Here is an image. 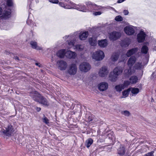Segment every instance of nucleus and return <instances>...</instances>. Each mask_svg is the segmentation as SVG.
Listing matches in <instances>:
<instances>
[{
  "label": "nucleus",
  "mask_w": 156,
  "mask_h": 156,
  "mask_svg": "<svg viewBox=\"0 0 156 156\" xmlns=\"http://www.w3.org/2000/svg\"><path fill=\"white\" fill-rule=\"evenodd\" d=\"M14 130L11 124L5 125L0 129V135L5 136H10L12 135Z\"/></svg>",
  "instance_id": "obj_1"
},
{
  "label": "nucleus",
  "mask_w": 156,
  "mask_h": 156,
  "mask_svg": "<svg viewBox=\"0 0 156 156\" xmlns=\"http://www.w3.org/2000/svg\"><path fill=\"white\" fill-rule=\"evenodd\" d=\"M136 60V58L133 56L130 57L128 59L127 64L129 67V69L125 70L124 72V73L126 75L129 76L134 72V70L132 69V66L135 63Z\"/></svg>",
  "instance_id": "obj_2"
},
{
  "label": "nucleus",
  "mask_w": 156,
  "mask_h": 156,
  "mask_svg": "<svg viewBox=\"0 0 156 156\" xmlns=\"http://www.w3.org/2000/svg\"><path fill=\"white\" fill-rule=\"evenodd\" d=\"M31 96L34 100L39 102L44 106H47L49 105V103L48 100L36 92L34 93V95Z\"/></svg>",
  "instance_id": "obj_3"
},
{
  "label": "nucleus",
  "mask_w": 156,
  "mask_h": 156,
  "mask_svg": "<svg viewBox=\"0 0 156 156\" xmlns=\"http://www.w3.org/2000/svg\"><path fill=\"white\" fill-rule=\"evenodd\" d=\"M59 5L61 7H64L66 9H75L78 10L83 12H86L87 10L85 8L84 6L81 5H76L74 3H71L70 5H65L62 2H60L59 3Z\"/></svg>",
  "instance_id": "obj_4"
},
{
  "label": "nucleus",
  "mask_w": 156,
  "mask_h": 156,
  "mask_svg": "<svg viewBox=\"0 0 156 156\" xmlns=\"http://www.w3.org/2000/svg\"><path fill=\"white\" fill-rule=\"evenodd\" d=\"M91 57L93 59L96 61H100L104 58L105 55L103 51L98 50L93 52Z\"/></svg>",
  "instance_id": "obj_5"
},
{
  "label": "nucleus",
  "mask_w": 156,
  "mask_h": 156,
  "mask_svg": "<svg viewBox=\"0 0 156 156\" xmlns=\"http://www.w3.org/2000/svg\"><path fill=\"white\" fill-rule=\"evenodd\" d=\"M11 10L6 6L3 13L2 9L0 7V15L2 19L6 20L10 18L11 16Z\"/></svg>",
  "instance_id": "obj_6"
},
{
  "label": "nucleus",
  "mask_w": 156,
  "mask_h": 156,
  "mask_svg": "<svg viewBox=\"0 0 156 156\" xmlns=\"http://www.w3.org/2000/svg\"><path fill=\"white\" fill-rule=\"evenodd\" d=\"M79 69L80 70L84 73L88 72L91 69L90 64L87 62H83L80 63Z\"/></svg>",
  "instance_id": "obj_7"
},
{
  "label": "nucleus",
  "mask_w": 156,
  "mask_h": 156,
  "mask_svg": "<svg viewBox=\"0 0 156 156\" xmlns=\"http://www.w3.org/2000/svg\"><path fill=\"white\" fill-rule=\"evenodd\" d=\"M77 70V68L76 64H72L69 66L67 73L70 75L73 76L76 73Z\"/></svg>",
  "instance_id": "obj_8"
},
{
  "label": "nucleus",
  "mask_w": 156,
  "mask_h": 156,
  "mask_svg": "<svg viewBox=\"0 0 156 156\" xmlns=\"http://www.w3.org/2000/svg\"><path fill=\"white\" fill-rule=\"evenodd\" d=\"M108 73V68L105 66H103L99 69L98 74L101 77H105L107 76Z\"/></svg>",
  "instance_id": "obj_9"
},
{
  "label": "nucleus",
  "mask_w": 156,
  "mask_h": 156,
  "mask_svg": "<svg viewBox=\"0 0 156 156\" xmlns=\"http://www.w3.org/2000/svg\"><path fill=\"white\" fill-rule=\"evenodd\" d=\"M135 28L132 26H127L124 28V31L127 35H132L135 33Z\"/></svg>",
  "instance_id": "obj_10"
},
{
  "label": "nucleus",
  "mask_w": 156,
  "mask_h": 156,
  "mask_svg": "<svg viewBox=\"0 0 156 156\" xmlns=\"http://www.w3.org/2000/svg\"><path fill=\"white\" fill-rule=\"evenodd\" d=\"M57 66L60 70H65L67 66L66 62L63 60L58 61L57 62Z\"/></svg>",
  "instance_id": "obj_11"
},
{
  "label": "nucleus",
  "mask_w": 156,
  "mask_h": 156,
  "mask_svg": "<svg viewBox=\"0 0 156 156\" xmlns=\"http://www.w3.org/2000/svg\"><path fill=\"white\" fill-rule=\"evenodd\" d=\"M120 34L115 31L111 32L109 33V38L111 40L115 41L120 37Z\"/></svg>",
  "instance_id": "obj_12"
},
{
  "label": "nucleus",
  "mask_w": 156,
  "mask_h": 156,
  "mask_svg": "<svg viewBox=\"0 0 156 156\" xmlns=\"http://www.w3.org/2000/svg\"><path fill=\"white\" fill-rule=\"evenodd\" d=\"M108 85L106 82H101L98 85V87L100 91H104L106 90L108 88Z\"/></svg>",
  "instance_id": "obj_13"
},
{
  "label": "nucleus",
  "mask_w": 156,
  "mask_h": 156,
  "mask_svg": "<svg viewBox=\"0 0 156 156\" xmlns=\"http://www.w3.org/2000/svg\"><path fill=\"white\" fill-rule=\"evenodd\" d=\"M98 44L101 48H105L108 44V41L106 39L101 40L98 41Z\"/></svg>",
  "instance_id": "obj_14"
},
{
  "label": "nucleus",
  "mask_w": 156,
  "mask_h": 156,
  "mask_svg": "<svg viewBox=\"0 0 156 156\" xmlns=\"http://www.w3.org/2000/svg\"><path fill=\"white\" fill-rule=\"evenodd\" d=\"M146 34L144 32L141 31L137 35V40L139 42H142L144 41Z\"/></svg>",
  "instance_id": "obj_15"
},
{
  "label": "nucleus",
  "mask_w": 156,
  "mask_h": 156,
  "mask_svg": "<svg viewBox=\"0 0 156 156\" xmlns=\"http://www.w3.org/2000/svg\"><path fill=\"white\" fill-rule=\"evenodd\" d=\"M65 55L68 58H75L76 56V54L75 52L69 50L65 52Z\"/></svg>",
  "instance_id": "obj_16"
},
{
  "label": "nucleus",
  "mask_w": 156,
  "mask_h": 156,
  "mask_svg": "<svg viewBox=\"0 0 156 156\" xmlns=\"http://www.w3.org/2000/svg\"><path fill=\"white\" fill-rule=\"evenodd\" d=\"M118 79V76L115 75H114V73L112 72L110 73L108 76L109 80L112 82H115L117 81Z\"/></svg>",
  "instance_id": "obj_17"
},
{
  "label": "nucleus",
  "mask_w": 156,
  "mask_h": 156,
  "mask_svg": "<svg viewBox=\"0 0 156 156\" xmlns=\"http://www.w3.org/2000/svg\"><path fill=\"white\" fill-rule=\"evenodd\" d=\"M88 35V31L81 32L79 36L80 39L81 40H85L87 37Z\"/></svg>",
  "instance_id": "obj_18"
},
{
  "label": "nucleus",
  "mask_w": 156,
  "mask_h": 156,
  "mask_svg": "<svg viewBox=\"0 0 156 156\" xmlns=\"http://www.w3.org/2000/svg\"><path fill=\"white\" fill-rule=\"evenodd\" d=\"M111 72L114 73V75H115L118 76L122 73V70L121 68L117 67L114 69L113 71Z\"/></svg>",
  "instance_id": "obj_19"
},
{
  "label": "nucleus",
  "mask_w": 156,
  "mask_h": 156,
  "mask_svg": "<svg viewBox=\"0 0 156 156\" xmlns=\"http://www.w3.org/2000/svg\"><path fill=\"white\" fill-rule=\"evenodd\" d=\"M86 5L88 8L92 9L95 10H98V6L95 4L93 3L90 2L88 1L86 2Z\"/></svg>",
  "instance_id": "obj_20"
},
{
  "label": "nucleus",
  "mask_w": 156,
  "mask_h": 156,
  "mask_svg": "<svg viewBox=\"0 0 156 156\" xmlns=\"http://www.w3.org/2000/svg\"><path fill=\"white\" fill-rule=\"evenodd\" d=\"M145 65V64L144 62H137L135 63L134 67L136 69H141L143 68Z\"/></svg>",
  "instance_id": "obj_21"
},
{
  "label": "nucleus",
  "mask_w": 156,
  "mask_h": 156,
  "mask_svg": "<svg viewBox=\"0 0 156 156\" xmlns=\"http://www.w3.org/2000/svg\"><path fill=\"white\" fill-rule=\"evenodd\" d=\"M30 44L31 47L34 49L37 50H41L42 49V48L39 46H37V43L36 42L34 41H31L30 42Z\"/></svg>",
  "instance_id": "obj_22"
},
{
  "label": "nucleus",
  "mask_w": 156,
  "mask_h": 156,
  "mask_svg": "<svg viewBox=\"0 0 156 156\" xmlns=\"http://www.w3.org/2000/svg\"><path fill=\"white\" fill-rule=\"evenodd\" d=\"M137 51L136 48H133L129 50L126 53V55L127 57H130L132 55L134 54Z\"/></svg>",
  "instance_id": "obj_23"
},
{
  "label": "nucleus",
  "mask_w": 156,
  "mask_h": 156,
  "mask_svg": "<svg viewBox=\"0 0 156 156\" xmlns=\"http://www.w3.org/2000/svg\"><path fill=\"white\" fill-rule=\"evenodd\" d=\"M129 91H131L132 95H135L139 92V89L138 88L131 87L129 88Z\"/></svg>",
  "instance_id": "obj_24"
},
{
  "label": "nucleus",
  "mask_w": 156,
  "mask_h": 156,
  "mask_svg": "<svg viewBox=\"0 0 156 156\" xmlns=\"http://www.w3.org/2000/svg\"><path fill=\"white\" fill-rule=\"evenodd\" d=\"M89 42L91 46H95L97 44L96 38L94 37L90 38L89 39Z\"/></svg>",
  "instance_id": "obj_25"
},
{
  "label": "nucleus",
  "mask_w": 156,
  "mask_h": 156,
  "mask_svg": "<svg viewBox=\"0 0 156 156\" xmlns=\"http://www.w3.org/2000/svg\"><path fill=\"white\" fill-rule=\"evenodd\" d=\"M65 50L61 49L59 50L57 53V55L61 58H63L65 55Z\"/></svg>",
  "instance_id": "obj_26"
},
{
  "label": "nucleus",
  "mask_w": 156,
  "mask_h": 156,
  "mask_svg": "<svg viewBox=\"0 0 156 156\" xmlns=\"http://www.w3.org/2000/svg\"><path fill=\"white\" fill-rule=\"evenodd\" d=\"M119 54L118 52H115L113 54L112 57L111 59L113 61H117L119 57Z\"/></svg>",
  "instance_id": "obj_27"
},
{
  "label": "nucleus",
  "mask_w": 156,
  "mask_h": 156,
  "mask_svg": "<svg viewBox=\"0 0 156 156\" xmlns=\"http://www.w3.org/2000/svg\"><path fill=\"white\" fill-rule=\"evenodd\" d=\"M130 83L132 84L136 83L138 80L137 77L136 76H132L129 79Z\"/></svg>",
  "instance_id": "obj_28"
},
{
  "label": "nucleus",
  "mask_w": 156,
  "mask_h": 156,
  "mask_svg": "<svg viewBox=\"0 0 156 156\" xmlns=\"http://www.w3.org/2000/svg\"><path fill=\"white\" fill-rule=\"evenodd\" d=\"M93 143V140L91 138L87 140L85 143V145L88 148Z\"/></svg>",
  "instance_id": "obj_29"
},
{
  "label": "nucleus",
  "mask_w": 156,
  "mask_h": 156,
  "mask_svg": "<svg viewBox=\"0 0 156 156\" xmlns=\"http://www.w3.org/2000/svg\"><path fill=\"white\" fill-rule=\"evenodd\" d=\"M130 40L129 39H126L122 41V45L125 47H127L130 44Z\"/></svg>",
  "instance_id": "obj_30"
},
{
  "label": "nucleus",
  "mask_w": 156,
  "mask_h": 156,
  "mask_svg": "<svg viewBox=\"0 0 156 156\" xmlns=\"http://www.w3.org/2000/svg\"><path fill=\"white\" fill-rule=\"evenodd\" d=\"M73 48L78 51H82L84 48V46L82 45L78 44L74 46Z\"/></svg>",
  "instance_id": "obj_31"
},
{
  "label": "nucleus",
  "mask_w": 156,
  "mask_h": 156,
  "mask_svg": "<svg viewBox=\"0 0 156 156\" xmlns=\"http://www.w3.org/2000/svg\"><path fill=\"white\" fill-rule=\"evenodd\" d=\"M115 89L117 91L119 92L121 91L122 89H124L122 86V84H120L116 86Z\"/></svg>",
  "instance_id": "obj_32"
},
{
  "label": "nucleus",
  "mask_w": 156,
  "mask_h": 156,
  "mask_svg": "<svg viewBox=\"0 0 156 156\" xmlns=\"http://www.w3.org/2000/svg\"><path fill=\"white\" fill-rule=\"evenodd\" d=\"M129 88L127 90H125L122 92V95L123 97L121 98H125L127 97L129 94Z\"/></svg>",
  "instance_id": "obj_33"
},
{
  "label": "nucleus",
  "mask_w": 156,
  "mask_h": 156,
  "mask_svg": "<svg viewBox=\"0 0 156 156\" xmlns=\"http://www.w3.org/2000/svg\"><path fill=\"white\" fill-rule=\"evenodd\" d=\"M125 152V149L124 147H120L118 150V154H119L122 155L124 154Z\"/></svg>",
  "instance_id": "obj_34"
},
{
  "label": "nucleus",
  "mask_w": 156,
  "mask_h": 156,
  "mask_svg": "<svg viewBox=\"0 0 156 156\" xmlns=\"http://www.w3.org/2000/svg\"><path fill=\"white\" fill-rule=\"evenodd\" d=\"M141 51L142 53L146 54L148 51V49L146 46L144 45L142 48Z\"/></svg>",
  "instance_id": "obj_35"
},
{
  "label": "nucleus",
  "mask_w": 156,
  "mask_h": 156,
  "mask_svg": "<svg viewBox=\"0 0 156 156\" xmlns=\"http://www.w3.org/2000/svg\"><path fill=\"white\" fill-rule=\"evenodd\" d=\"M6 5L8 7H12L13 5V3L12 0H7Z\"/></svg>",
  "instance_id": "obj_36"
},
{
  "label": "nucleus",
  "mask_w": 156,
  "mask_h": 156,
  "mask_svg": "<svg viewBox=\"0 0 156 156\" xmlns=\"http://www.w3.org/2000/svg\"><path fill=\"white\" fill-rule=\"evenodd\" d=\"M115 20L116 21L120 22L122 20V18L120 15L117 16L115 17Z\"/></svg>",
  "instance_id": "obj_37"
},
{
  "label": "nucleus",
  "mask_w": 156,
  "mask_h": 156,
  "mask_svg": "<svg viewBox=\"0 0 156 156\" xmlns=\"http://www.w3.org/2000/svg\"><path fill=\"white\" fill-rule=\"evenodd\" d=\"M130 82L128 81H125L123 84H122V86L124 89L127 87L129 84Z\"/></svg>",
  "instance_id": "obj_38"
},
{
  "label": "nucleus",
  "mask_w": 156,
  "mask_h": 156,
  "mask_svg": "<svg viewBox=\"0 0 156 156\" xmlns=\"http://www.w3.org/2000/svg\"><path fill=\"white\" fill-rule=\"evenodd\" d=\"M42 120L45 123L47 124H48L49 123V120L47 117H45L44 116L42 119Z\"/></svg>",
  "instance_id": "obj_39"
},
{
  "label": "nucleus",
  "mask_w": 156,
  "mask_h": 156,
  "mask_svg": "<svg viewBox=\"0 0 156 156\" xmlns=\"http://www.w3.org/2000/svg\"><path fill=\"white\" fill-rule=\"evenodd\" d=\"M122 115L127 116H129L130 115V112L127 110H125L122 112Z\"/></svg>",
  "instance_id": "obj_40"
},
{
  "label": "nucleus",
  "mask_w": 156,
  "mask_h": 156,
  "mask_svg": "<svg viewBox=\"0 0 156 156\" xmlns=\"http://www.w3.org/2000/svg\"><path fill=\"white\" fill-rule=\"evenodd\" d=\"M68 45H69V48H72L73 46V47L74 46V41H71L70 42H69V41H68Z\"/></svg>",
  "instance_id": "obj_41"
},
{
  "label": "nucleus",
  "mask_w": 156,
  "mask_h": 156,
  "mask_svg": "<svg viewBox=\"0 0 156 156\" xmlns=\"http://www.w3.org/2000/svg\"><path fill=\"white\" fill-rule=\"evenodd\" d=\"M50 2L53 3H58V0H50Z\"/></svg>",
  "instance_id": "obj_42"
},
{
  "label": "nucleus",
  "mask_w": 156,
  "mask_h": 156,
  "mask_svg": "<svg viewBox=\"0 0 156 156\" xmlns=\"http://www.w3.org/2000/svg\"><path fill=\"white\" fill-rule=\"evenodd\" d=\"M101 12H97L93 13L94 15L97 16L101 15Z\"/></svg>",
  "instance_id": "obj_43"
},
{
  "label": "nucleus",
  "mask_w": 156,
  "mask_h": 156,
  "mask_svg": "<svg viewBox=\"0 0 156 156\" xmlns=\"http://www.w3.org/2000/svg\"><path fill=\"white\" fill-rule=\"evenodd\" d=\"M123 13L125 15H127L129 13L128 11L127 10H124L123 11Z\"/></svg>",
  "instance_id": "obj_44"
},
{
  "label": "nucleus",
  "mask_w": 156,
  "mask_h": 156,
  "mask_svg": "<svg viewBox=\"0 0 156 156\" xmlns=\"http://www.w3.org/2000/svg\"><path fill=\"white\" fill-rule=\"evenodd\" d=\"M93 119V117L92 115L89 116L88 118V120L89 122L91 121Z\"/></svg>",
  "instance_id": "obj_45"
},
{
  "label": "nucleus",
  "mask_w": 156,
  "mask_h": 156,
  "mask_svg": "<svg viewBox=\"0 0 156 156\" xmlns=\"http://www.w3.org/2000/svg\"><path fill=\"white\" fill-rule=\"evenodd\" d=\"M71 36H66L63 37L64 38L66 39L67 38H68L69 39H72Z\"/></svg>",
  "instance_id": "obj_46"
},
{
  "label": "nucleus",
  "mask_w": 156,
  "mask_h": 156,
  "mask_svg": "<svg viewBox=\"0 0 156 156\" xmlns=\"http://www.w3.org/2000/svg\"><path fill=\"white\" fill-rule=\"evenodd\" d=\"M36 110L38 112H39L41 110V108H40L37 107Z\"/></svg>",
  "instance_id": "obj_47"
},
{
  "label": "nucleus",
  "mask_w": 156,
  "mask_h": 156,
  "mask_svg": "<svg viewBox=\"0 0 156 156\" xmlns=\"http://www.w3.org/2000/svg\"><path fill=\"white\" fill-rule=\"evenodd\" d=\"M125 0H119L117 2L119 3H120L123 2Z\"/></svg>",
  "instance_id": "obj_48"
},
{
  "label": "nucleus",
  "mask_w": 156,
  "mask_h": 156,
  "mask_svg": "<svg viewBox=\"0 0 156 156\" xmlns=\"http://www.w3.org/2000/svg\"><path fill=\"white\" fill-rule=\"evenodd\" d=\"M124 55H123L122 56H121V58H123L122 59V61H123L125 59V58H124Z\"/></svg>",
  "instance_id": "obj_49"
},
{
  "label": "nucleus",
  "mask_w": 156,
  "mask_h": 156,
  "mask_svg": "<svg viewBox=\"0 0 156 156\" xmlns=\"http://www.w3.org/2000/svg\"><path fill=\"white\" fill-rule=\"evenodd\" d=\"M39 63H35V65L37 66H39V67H40V65H39Z\"/></svg>",
  "instance_id": "obj_50"
},
{
  "label": "nucleus",
  "mask_w": 156,
  "mask_h": 156,
  "mask_svg": "<svg viewBox=\"0 0 156 156\" xmlns=\"http://www.w3.org/2000/svg\"><path fill=\"white\" fill-rule=\"evenodd\" d=\"M14 58L16 60H18L19 59L18 57H14Z\"/></svg>",
  "instance_id": "obj_51"
},
{
  "label": "nucleus",
  "mask_w": 156,
  "mask_h": 156,
  "mask_svg": "<svg viewBox=\"0 0 156 156\" xmlns=\"http://www.w3.org/2000/svg\"><path fill=\"white\" fill-rule=\"evenodd\" d=\"M154 49L155 50H156V46L154 47Z\"/></svg>",
  "instance_id": "obj_52"
},
{
  "label": "nucleus",
  "mask_w": 156,
  "mask_h": 156,
  "mask_svg": "<svg viewBox=\"0 0 156 156\" xmlns=\"http://www.w3.org/2000/svg\"><path fill=\"white\" fill-rule=\"evenodd\" d=\"M27 23H28V21L27 22Z\"/></svg>",
  "instance_id": "obj_53"
}]
</instances>
